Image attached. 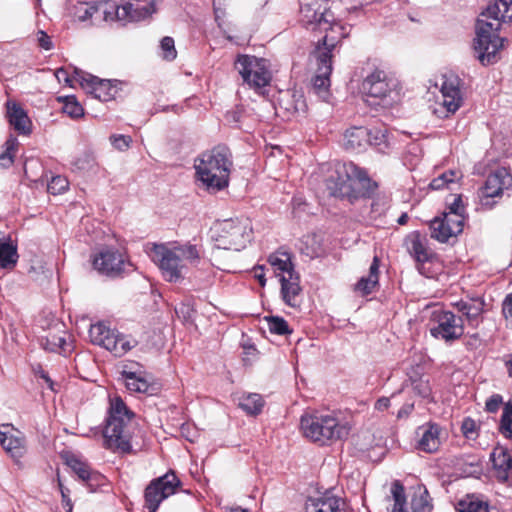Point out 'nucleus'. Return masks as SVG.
Masks as SVG:
<instances>
[{"label":"nucleus","instance_id":"obj_1","mask_svg":"<svg viewBox=\"0 0 512 512\" xmlns=\"http://www.w3.org/2000/svg\"><path fill=\"white\" fill-rule=\"evenodd\" d=\"M511 20L512 0H494L477 20L474 49L482 64L487 65L497 61V54L503 47L504 41L497 32L501 22Z\"/></svg>","mask_w":512,"mask_h":512},{"label":"nucleus","instance_id":"obj_2","mask_svg":"<svg viewBox=\"0 0 512 512\" xmlns=\"http://www.w3.org/2000/svg\"><path fill=\"white\" fill-rule=\"evenodd\" d=\"M133 418L134 413L127 407L122 398L116 394H109L102 429L103 447L105 449L122 454L132 452L130 426Z\"/></svg>","mask_w":512,"mask_h":512},{"label":"nucleus","instance_id":"obj_3","mask_svg":"<svg viewBox=\"0 0 512 512\" xmlns=\"http://www.w3.org/2000/svg\"><path fill=\"white\" fill-rule=\"evenodd\" d=\"M325 185L331 196L350 202L369 196L377 186L364 170L352 162L336 163L329 170Z\"/></svg>","mask_w":512,"mask_h":512},{"label":"nucleus","instance_id":"obj_4","mask_svg":"<svg viewBox=\"0 0 512 512\" xmlns=\"http://www.w3.org/2000/svg\"><path fill=\"white\" fill-rule=\"evenodd\" d=\"M232 166L231 152L225 146L203 152L194 162L197 180L210 193L228 187Z\"/></svg>","mask_w":512,"mask_h":512},{"label":"nucleus","instance_id":"obj_5","mask_svg":"<svg viewBox=\"0 0 512 512\" xmlns=\"http://www.w3.org/2000/svg\"><path fill=\"white\" fill-rule=\"evenodd\" d=\"M153 261L159 266L162 276L168 282L177 283L185 278L187 265H195L200 254L196 245L165 244L154 245L151 253Z\"/></svg>","mask_w":512,"mask_h":512},{"label":"nucleus","instance_id":"obj_6","mask_svg":"<svg viewBox=\"0 0 512 512\" xmlns=\"http://www.w3.org/2000/svg\"><path fill=\"white\" fill-rule=\"evenodd\" d=\"M300 428L306 438L320 444L342 440L351 430L350 424L339 420L336 413L305 414L301 417Z\"/></svg>","mask_w":512,"mask_h":512},{"label":"nucleus","instance_id":"obj_7","mask_svg":"<svg viewBox=\"0 0 512 512\" xmlns=\"http://www.w3.org/2000/svg\"><path fill=\"white\" fill-rule=\"evenodd\" d=\"M210 231L215 246L224 250L240 251L247 246L252 237L251 223L243 218L217 221Z\"/></svg>","mask_w":512,"mask_h":512},{"label":"nucleus","instance_id":"obj_8","mask_svg":"<svg viewBox=\"0 0 512 512\" xmlns=\"http://www.w3.org/2000/svg\"><path fill=\"white\" fill-rule=\"evenodd\" d=\"M234 66L243 82L259 93L272 79L269 61L264 58L241 54L237 56Z\"/></svg>","mask_w":512,"mask_h":512},{"label":"nucleus","instance_id":"obj_9","mask_svg":"<svg viewBox=\"0 0 512 512\" xmlns=\"http://www.w3.org/2000/svg\"><path fill=\"white\" fill-rule=\"evenodd\" d=\"M362 92L376 100V104L389 107L400 100V88L396 79L390 78L384 71L376 70L362 82Z\"/></svg>","mask_w":512,"mask_h":512},{"label":"nucleus","instance_id":"obj_10","mask_svg":"<svg viewBox=\"0 0 512 512\" xmlns=\"http://www.w3.org/2000/svg\"><path fill=\"white\" fill-rule=\"evenodd\" d=\"M430 333L436 339L452 342L464 334V323L461 316L451 311L435 307L430 315Z\"/></svg>","mask_w":512,"mask_h":512},{"label":"nucleus","instance_id":"obj_11","mask_svg":"<svg viewBox=\"0 0 512 512\" xmlns=\"http://www.w3.org/2000/svg\"><path fill=\"white\" fill-rule=\"evenodd\" d=\"M89 337L93 344L99 345L117 357H121L137 345L133 338L111 330L103 323L91 325Z\"/></svg>","mask_w":512,"mask_h":512},{"label":"nucleus","instance_id":"obj_12","mask_svg":"<svg viewBox=\"0 0 512 512\" xmlns=\"http://www.w3.org/2000/svg\"><path fill=\"white\" fill-rule=\"evenodd\" d=\"M181 481L173 471L153 479L145 489V507L149 512H156L165 499L178 492Z\"/></svg>","mask_w":512,"mask_h":512},{"label":"nucleus","instance_id":"obj_13","mask_svg":"<svg viewBox=\"0 0 512 512\" xmlns=\"http://www.w3.org/2000/svg\"><path fill=\"white\" fill-rule=\"evenodd\" d=\"M440 97L438 98V107L434 113L439 118H447L454 114L464 103V93L461 80L454 75L444 76L440 87Z\"/></svg>","mask_w":512,"mask_h":512},{"label":"nucleus","instance_id":"obj_14","mask_svg":"<svg viewBox=\"0 0 512 512\" xmlns=\"http://www.w3.org/2000/svg\"><path fill=\"white\" fill-rule=\"evenodd\" d=\"M391 494L394 501L392 512H431L432 504L427 490L415 493L408 505L405 497V490L399 481L393 482Z\"/></svg>","mask_w":512,"mask_h":512},{"label":"nucleus","instance_id":"obj_15","mask_svg":"<svg viewBox=\"0 0 512 512\" xmlns=\"http://www.w3.org/2000/svg\"><path fill=\"white\" fill-rule=\"evenodd\" d=\"M465 217L455 213H443L430 222L431 237L441 243H446L452 237H457L464 227Z\"/></svg>","mask_w":512,"mask_h":512},{"label":"nucleus","instance_id":"obj_16","mask_svg":"<svg viewBox=\"0 0 512 512\" xmlns=\"http://www.w3.org/2000/svg\"><path fill=\"white\" fill-rule=\"evenodd\" d=\"M329 51L319 50L315 56H312L316 61V73L312 79L313 92L323 101H328L330 98V75L332 72V60L328 57Z\"/></svg>","mask_w":512,"mask_h":512},{"label":"nucleus","instance_id":"obj_17","mask_svg":"<svg viewBox=\"0 0 512 512\" xmlns=\"http://www.w3.org/2000/svg\"><path fill=\"white\" fill-rule=\"evenodd\" d=\"M333 15L326 4L315 1L301 7L300 22L306 29L320 30L329 27V21H333Z\"/></svg>","mask_w":512,"mask_h":512},{"label":"nucleus","instance_id":"obj_18","mask_svg":"<svg viewBox=\"0 0 512 512\" xmlns=\"http://www.w3.org/2000/svg\"><path fill=\"white\" fill-rule=\"evenodd\" d=\"M0 444L16 464L26 453V441L23 433L11 424L0 425Z\"/></svg>","mask_w":512,"mask_h":512},{"label":"nucleus","instance_id":"obj_19","mask_svg":"<svg viewBox=\"0 0 512 512\" xmlns=\"http://www.w3.org/2000/svg\"><path fill=\"white\" fill-rule=\"evenodd\" d=\"M115 10L121 21H141L155 12V0H123Z\"/></svg>","mask_w":512,"mask_h":512},{"label":"nucleus","instance_id":"obj_20","mask_svg":"<svg viewBox=\"0 0 512 512\" xmlns=\"http://www.w3.org/2000/svg\"><path fill=\"white\" fill-rule=\"evenodd\" d=\"M92 264L100 274L116 276L124 270L125 260L119 251L107 248L93 257Z\"/></svg>","mask_w":512,"mask_h":512},{"label":"nucleus","instance_id":"obj_21","mask_svg":"<svg viewBox=\"0 0 512 512\" xmlns=\"http://www.w3.org/2000/svg\"><path fill=\"white\" fill-rule=\"evenodd\" d=\"M305 512H347L346 502L331 491L309 497L305 502Z\"/></svg>","mask_w":512,"mask_h":512},{"label":"nucleus","instance_id":"obj_22","mask_svg":"<svg viewBox=\"0 0 512 512\" xmlns=\"http://www.w3.org/2000/svg\"><path fill=\"white\" fill-rule=\"evenodd\" d=\"M512 191V175L505 169H497L490 174L482 189V195L485 198L501 197L507 192Z\"/></svg>","mask_w":512,"mask_h":512},{"label":"nucleus","instance_id":"obj_23","mask_svg":"<svg viewBox=\"0 0 512 512\" xmlns=\"http://www.w3.org/2000/svg\"><path fill=\"white\" fill-rule=\"evenodd\" d=\"M320 32H324L325 35L321 40L318 41L315 50L312 53V56H315L319 50H328V57L332 60L333 50L336 48L337 44L340 42L342 38H345L348 35L347 27L335 21L333 17V21H329V27L321 28Z\"/></svg>","mask_w":512,"mask_h":512},{"label":"nucleus","instance_id":"obj_24","mask_svg":"<svg viewBox=\"0 0 512 512\" xmlns=\"http://www.w3.org/2000/svg\"><path fill=\"white\" fill-rule=\"evenodd\" d=\"M80 85L87 93L103 102L113 99L117 93V88L110 80L99 79L89 74L81 77Z\"/></svg>","mask_w":512,"mask_h":512},{"label":"nucleus","instance_id":"obj_25","mask_svg":"<svg viewBox=\"0 0 512 512\" xmlns=\"http://www.w3.org/2000/svg\"><path fill=\"white\" fill-rule=\"evenodd\" d=\"M493 474L501 482L512 480V453L503 446H496L491 454Z\"/></svg>","mask_w":512,"mask_h":512},{"label":"nucleus","instance_id":"obj_26","mask_svg":"<svg viewBox=\"0 0 512 512\" xmlns=\"http://www.w3.org/2000/svg\"><path fill=\"white\" fill-rule=\"evenodd\" d=\"M419 440L416 448L425 453H434L438 451L441 445V428L435 423H427L418 428Z\"/></svg>","mask_w":512,"mask_h":512},{"label":"nucleus","instance_id":"obj_27","mask_svg":"<svg viewBox=\"0 0 512 512\" xmlns=\"http://www.w3.org/2000/svg\"><path fill=\"white\" fill-rule=\"evenodd\" d=\"M6 108L10 125L20 134H30L32 123L24 109L14 101H7Z\"/></svg>","mask_w":512,"mask_h":512},{"label":"nucleus","instance_id":"obj_28","mask_svg":"<svg viewBox=\"0 0 512 512\" xmlns=\"http://www.w3.org/2000/svg\"><path fill=\"white\" fill-rule=\"evenodd\" d=\"M456 309L467 320L468 324L472 327H477L481 321V315L484 310V301L480 298H471L467 300H460L455 304Z\"/></svg>","mask_w":512,"mask_h":512},{"label":"nucleus","instance_id":"obj_29","mask_svg":"<svg viewBox=\"0 0 512 512\" xmlns=\"http://www.w3.org/2000/svg\"><path fill=\"white\" fill-rule=\"evenodd\" d=\"M281 282V295L286 305L297 308L301 304V286L299 282V275L296 274L290 277H282Z\"/></svg>","mask_w":512,"mask_h":512},{"label":"nucleus","instance_id":"obj_30","mask_svg":"<svg viewBox=\"0 0 512 512\" xmlns=\"http://www.w3.org/2000/svg\"><path fill=\"white\" fill-rule=\"evenodd\" d=\"M115 374L118 381H134L145 384L150 380L143 366L137 362H127L118 365L115 368Z\"/></svg>","mask_w":512,"mask_h":512},{"label":"nucleus","instance_id":"obj_31","mask_svg":"<svg viewBox=\"0 0 512 512\" xmlns=\"http://www.w3.org/2000/svg\"><path fill=\"white\" fill-rule=\"evenodd\" d=\"M268 262L280 281H282V277L287 278L290 277V274L292 276L297 274L294 270L291 255L287 252L277 251L272 253L268 258Z\"/></svg>","mask_w":512,"mask_h":512},{"label":"nucleus","instance_id":"obj_32","mask_svg":"<svg viewBox=\"0 0 512 512\" xmlns=\"http://www.w3.org/2000/svg\"><path fill=\"white\" fill-rule=\"evenodd\" d=\"M370 132L364 127H352L344 133L343 145L347 150L356 151L367 144Z\"/></svg>","mask_w":512,"mask_h":512},{"label":"nucleus","instance_id":"obj_33","mask_svg":"<svg viewBox=\"0 0 512 512\" xmlns=\"http://www.w3.org/2000/svg\"><path fill=\"white\" fill-rule=\"evenodd\" d=\"M103 4L97 2H78L74 6V17L80 22H87L94 17L101 18L106 13L102 10Z\"/></svg>","mask_w":512,"mask_h":512},{"label":"nucleus","instance_id":"obj_34","mask_svg":"<svg viewBox=\"0 0 512 512\" xmlns=\"http://www.w3.org/2000/svg\"><path fill=\"white\" fill-rule=\"evenodd\" d=\"M18 260L17 245L10 237L0 238V267L13 268Z\"/></svg>","mask_w":512,"mask_h":512},{"label":"nucleus","instance_id":"obj_35","mask_svg":"<svg viewBox=\"0 0 512 512\" xmlns=\"http://www.w3.org/2000/svg\"><path fill=\"white\" fill-rule=\"evenodd\" d=\"M379 274V260L374 257L372 264L369 268V275L362 277L356 284V291L361 292L363 295H367L372 292L375 286L378 284Z\"/></svg>","mask_w":512,"mask_h":512},{"label":"nucleus","instance_id":"obj_36","mask_svg":"<svg viewBox=\"0 0 512 512\" xmlns=\"http://www.w3.org/2000/svg\"><path fill=\"white\" fill-rule=\"evenodd\" d=\"M238 406L249 415H257L264 406V400L260 394L248 393L238 398Z\"/></svg>","mask_w":512,"mask_h":512},{"label":"nucleus","instance_id":"obj_37","mask_svg":"<svg viewBox=\"0 0 512 512\" xmlns=\"http://www.w3.org/2000/svg\"><path fill=\"white\" fill-rule=\"evenodd\" d=\"M96 157L92 151L86 150L77 155L72 161L73 170L78 172H88L96 167Z\"/></svg>","mask_w":512,"mask_h":512},{"label":"nucleus","instance_id":"obj_38","mask_svg":"<svg viewBox=\"0 0 512 512\" xmlns=\"http://www.w3.org/2000/svg\"><path fill=\"white\" fill-rule=\"evenodd\" d=\"M41 344L45 350L52 352L67 353L70 351V344L67 343L65 335L49 334L42 339Z\"/></svg>","mask_w":512,"mask_h":512},{"label":"nucleus","instance_id":"obj_39","mask_svg":"<svg viewBox=\"0 0 512 512\" xmlns=\"http://www.w3.org/2000/svg\"><path fill=\"white\" fill-rule=\"evenodd\" d=\"M18 144L17 138L9 137L0 147V167L6 168L12 165Z\"/></svg>","mask_w":512,"mask_h":512},{"label":"nucleus","instance_id":"obj_40","mask_svg":"<svg viewBox=\"0 0 512 512\" xmlns=\"http://www.w3.org/2000/svg\"><path fill=\"white\" fill-rule=\"evenodd\" d=\"M409 251L417 262H427L431 257L430 251L419 235H413L410 239Z\"/></svg>","mask_w":512,"mask_h":512},{"label":"nucleus","instance_id":"obj_41","mask_svg":"<svg viewBox=\"0 0 512 512\" xmlns=\"http://www.w3.org/2000/svg\"><path fill=\"white\" fill-rule=\"evenodd\" d=\"M66 464L78 475L82 481H89L92 478V471L86 462H83L75 455L66 458Z\"/></svg>","mask_w":512,"mask_h":512},{"label":"nucleus","instance_id":"obj_42","mask_svg":"<svg viewBox=\"0 0 512 512\" xmlns=\"http://www.w3.org/2000/svg\"><path fill=\"white\" fill-rule=\"evenodd\" d=\"M461 177H462V174L459 171L448 170L446 172H443L439 176L435 177L430 182V187L433 190H440L446 186H449L450 184H454Z\"/></svg>","mask_w":512,"mask_h":512},{"label":"nucleus","instance_id":"obj_43","mask_svg":"<svg viewBox=\"0 0 512 512\" xmlns=\"http://www.w3.org/2000/svg\"><path fill=\"white\" fill-rule=\"evenodd\" d=\"M457 509L459 512H489L487 503L473 496L459 501Z\"/></svg>","mask_w":512,"mask_h":512},{"label":"nucleus","instance_id":"obj_44","mask_svg":"<svg viewBox=\"0 0 512 512\" xmlns=\"http://www.w3.org/2000/svg\"><path fill=\"white\" fill-rule=\"evenodd\" d=\"M300 251L310 258L318 257L321 247L314 235L304 236L300 241Z\"/></svg>","mask_w":512,"mask_h":512},{"label":"nucleus","instance_id":"obj_45","mask_svg":"<svg viewBox=\"0 0 512 512\" xmlns=\"http://www.w3.org/2000/svg\"><path fill=\"white\" fill-rule=\"evenodd\" d=\"M268 323V328L271 333L277 335H287L292 331L289 329L288 323L282 318L278 316H271L266 318Z\"/></svg>","mask_w":512,"mask_h":512},{"label":"nucleus","instance_id":"obj_46","mask_svg":"<svg viewBox=\"0 0 512 512\" xmlns=\"http://www.w3.org/2000/svg\"><path fill=\"white\" fill-rule=\"evenodd\" d=\"M500 431L505 437L512 438V402H509L505 407L501 419Z\"/></svg>","mask_w":512,"mask_h":512},{"label":"nucleus","instance_id":"obj_47","mask_svg":"<svg viewBox=\"0 0 512 512\" xmlns=\"http://www.w3.org/2000/svg\"><path fill=\"white\" fill-rule=\"evenodd\" d=\"M161 56L163 59L172 61L177 56V51L175 49V43L173 38L164 37L160 42Z\"/></svg>","mask_w":512,"mask_h":512},{"label":"nucleus","instance_id":"obj_48","mask_svg":"<svg viewBox=\"0 0 512 512\" xmlns=\"http://www.w3.org/2000/svg\"><path fill=\"white\" fill-rule=\"evenodd\" d=\"M461 431L468 440H475L478 437L479 425L470 417L465 418L461 424Z\"/></svg>","mask_w":512,"mask_h":512},{"label":"nucleus","instance_id":"obj_49","mask_svg":"<svg viewBox=\"0 0 512 512\" xmlns=\"http://www.w3.org/2000/svg\"><path fill=\"white\" fill-rule=\"evenodd\" d=\"M63 110L72 118H79L84 114L82 106L76 101L75 97L73 96L66 97Z\"/></svg>","mask_w":512,"mask_h":512},{"label":"nucleus","instance_id":"obj_50","mask_svg":"<svg viewBox=\"0 0 512 512\" xmlns=\"http://www.w3.org/2000/svg\"><path fill=\"white\" fill-rule=\"evenodd\" d=\"M109 139L112 146L121 152L128 150L132 143V138L128 135L112 134Z\"/></svg>","mask_w":512,"mask_h":512},{"label":"nucleus","instance_id":"obj_51","mask_svg":"<svg viewBox=\"0 0 512 512\" xmlns=\"http://www.w3.org/2000/svg\"><path fill=\"white\" fill-rule=\"evenodd\" d=\"M68 180L62 176H55L51 179V181L48 183V191L53 194H61L68 188Z\"/></svg>","mask_w":512,"mask_h":512},{"label":"nucleus","instance_id":"obj_52","mask_svg":"<svg viewBox=\"0 0 512 512\" xmlns=\"http://www.w3.org/2000/svg\"><path fill=\"white\" fill-rule=\"evenodd\" d=\"M85 76L83 73L78 72L75 70V75L70 76L68 71L64 68H59L55 72V77L57 78L59 83L64 82L68 86H72L74 81H77L80 83L81 77Z\"/></svg>","mask_w":512,"mask_h":512},{"label":"nucleus","instance_id":"obj_53","mask_svg":"<svg viewBox=\"0 0 512 512\" xmlns=\"http://www.w3.org/2000/svg\"><path fill=\"white\" fill-rule=\"evenodd\" d=\"M175 312L179 318H181L183 321L187 322L190 321L194 315V308L193 305L190 302L187 303H180L176 308Z\"/></svg>","mask_w":512,"mask_h":512},{"label":"nucleus","instance_id":"obj_54","mask_svg":"<svg viewBox=\"0 0 512 512\" xmlns=\"http://www.w3.org/2000/svg\"><path fill=\"white\" fill-rule=\"evenodd\" d=\"M293 98V106L292 107H286L287 110H292L293 113H305L306 112V102L302 94H296L294 93L292 95Z\"/></svg>","mask_w":512,"mask_h":512},{"label":"nucleus","instance_id":"obj_55","mask_svg":"<svg viewBox=\"0 0 512 512\" xmlns=\"http://www.w3.org/2000/svg\"><path fill=\"white\" fill-rule=\"evenodd\" d=\"M444 213H455L465 217V208L460 195H455L453 201L449 204L447 211Z\"/></svg>","mask_w":512,"mask_h":512},{"label":"nucleus","instance_id":"obj_56","mask_svg":"<svg viewBox=\"0 0 512 512\" xmlns=\"http://www.w3.org/2000/svg\"><path fill=\"white\" fill-rule=\"evenodd\" d=\"M370 135L367 144L372 146H380L386 142V135L380 129L369 130Z\"/></svg>","mask_w":512,"mask_h":512},{"label":"nucleus","instance_id":"obj_57","mask_svg":"<svg viewBox=\"0 0 512 512\" xmlns=\"http://www.w3.org/2000/svg\"><path fill=\"white\" fill-rule=\"evenodd\" d=\"M38 44L41 48L45 50H51L53 48V43L51 38L47 35V33L43 30H39L36 34Z\"/></svg>","mask_w":512,"mask_h":512},{"label":"nucleus","instance_id":"obj_58","mask_svg":"<svg viewBox=\"0 0 512 512\" xmlns=\"http://www.w3.org/2000/svg\"><path fill=\"white\" fill-rule=\"evenodd\" d=\"M58 481H59V488H60V492H61L63 507L66 509L67 512H72L73 505H72V501L69 497V490L62 485L60 479Z\"/></svg>","mask_w":512,"mask_h":512},{"label":"nucleus","instance_id":"obj_59","mask_svg":"<svg viewBox=\"0 0 512 512\" xmlns=\"http://www.w3.org/2000/svg\"><path fill=\"white\" fill-rule=\"evenodd\" d=\"M503 314L507 322L512 325V293L509 294L504 300Z\"/></svg>","mask_w":512,"mask_h":512},{"label":"nucleus","instance_id":"obj_60","mask_svg":"<svg viewBox=\"0 0 512 512\" xmlns=\"http://www.w3.org/2000/svg\"><path fill=\"white\" fill-rule=\"evenodd\" d=\"M502 404V398L499 395H494L486 402V409L489 412H496Z\"/></svg>","mask_w":512,"mask_h":512},{"label":"nucleus","instance_id":"obj_61","mask_svg":"<svg viewBox=\"0 0 512 512\" xmlns=\"http://www.w3.org/2000/svg\"><path fill=\"white\" fill-rule=\"evenodd\" d=\"M32 371L37 379H42L48 384H53L48 373L42 368L41 365L32 366Z\"/></svg>","mask_w":512,"mask_h":512},{"label":"nucleus","instance_id":"obj_62","mask_svg":"<svg viewBox=\"0 0 512 512\" xmlns=\"http://www.w3.org/2000/svg\"><path fill=\"white\" fill-rule=\"evenodd\" d=\"M134 389H131V391H135L138 393L148 394V395H154L158 393V386H133Z\"/></svg>","mask_w":512,"mask_h":512},{"label":"nucleus","instance_id":"obj_63","mask_svg":"<svg viewBox=\"0 0 512 512\" xmlns=\"http://www.w3.org/2000/svg\"><path fill=\"white\" fill-rule=\"evenodd\" d=\"M414 405L410 403L404 404L401 409L397 413L398 418H405L407 417L413 410Z\"/></svg>","mask_w":512,"mask_h":512},{"label":"nucleus","instance_id":"obj_64","mask_svg":"<svg viewBox=\"0 0 512 512\" xmlns=\"http://www.w3.org/2000/svg\"><path fill=\"white\" fill-rule=\"evenodd\" d=\"M390 405V399L387 397L379 398L375 403V408L379 411L386 410Z\"/></svg>","mask_w":512,"mask_h":512}]
</instances>
